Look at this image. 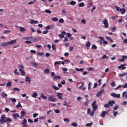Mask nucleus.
<instances>
[{"label": "nucleus", "mask_w": 127, "mask_h": 127, "mask_svg": "<svg viewBox=\"0 0 127 127\" xmlns=\"http://www.w3.org/2000/svg\"><path fill=\"white\" fill-rule=\"evenodd\" d=\"M115 8L116 9V11H120L121 12V14H125L126 12V9L125 8H120V7H118L117 6H115Z\"/></svg>", "instance_id": "f257e3e1"}, {"label": "nucleus", "mask_w": 127, "mask_h": 127, "mask_svg": "<svg viewBox=\"0 0 127 127\" xmlns=\"http://www.w3.org/2000/svg\"><path fill=\"white\" fill-rule=\"evenodd\" d=\"M48 101H50L51 102L54 103V102H56L57 101V99L53 97V95H51L48 97Z\"/></svg>", "instance_id": "f03ea898"}, {"label": "nucleus", "mask_w": 127, "mask_h": 127, "mask_svg": "<svg viewBox=\"0 0 127 127\" xmlns=\"http://www.w3.org/2000/svg\"><path fill=\"white\" fill-rule=\"evenodd\" d=\"M11 118H8L6 120L5 119H0V125H1L2 124H4L6 122H10L11 123Z\"/></svg>", "instance_id": "7ed1b4c3"}, {"label": "nucleus", "mask_w": 127, "mask_h": 127, "mask_svg": "<svg viewBox=\"0 0 127 127\" xmlns=\"http://www.w3.org/2000/svg\"><path fill=\"white\" fill-rule=\"evenodd\" d=\"M97 101H94L92 104V107L94 112H96V110L98 109V105H96Z\"/></svg>", "instance_id": "20e7f679"}, {"label": "nucleus", "mask_w": 127, "mask_h": 127, "mask_svg": "<svg viewBox=\"0 0 127 127\" xmlns=\"http://www.w3.org/2000/svg\"><path fill=\"white\" fill-rule=\"evenodd\" d=\"M111 96L113 98H117L118 99L121 98V95L120 94H117L115 93H112L111 94Z\"/></svg>", "instance_id": "39448f33"}, {"label": "nucleus", "mask_w": 127, "mask_h": 127, "mask_svg": "<svg viewBox=\"0 0 127 127\" xmlns=\"http://www.w3.org/2000/svg\"><path fill=\"white\" fill-rule=\"evenodd\" d=\"M103 24H104V28H109V23H108V20L105 19L103 21Z\"/></svg>", "instance_id": "423d86ee"}, {"label": "nucleus", "mask_w": 127, "mask_h": 127, "mask_svg": "<svg viewBox=\"0 0 127 127\" xmlns=\"http://www.w3.org/2000/svg\"><path fill=\"white\" fill-rule=\"evenodd\" d=\"M105 92V90L101 89L99 92H98V93L96 95V97H100L101 95L103 94V93Z\"/></svg>", "instance_id": "0eeeda50"}, {"label": "nucleus", "mask_w": 127, "mask_h": 127, "mask_svg": "<svg viewBox=\"0 0 127 127\" xmlns=\"http://www.w3.org/2000/svg\"><path fill=\"white\" fill-rule=\"evenodd\" d=\"M62 95H63V93L58 92L57 93L56 96L58 97V99H60V100H63V98H62Z\"/></svg>", "instance_id": "6e6552de"}, {"label": "nucleus", "mask_w": 127, "mask_h": 127, "mask_svg": "<svg viewBox=\"0 0 127 127\" xmlns=\"http://www.w3.org/2000/svg\"><path fill=\"white\" fill-rule=\"evenodd\" d=\"M66 35V32L63 31L61 34H59L58 36H59L60 38H64V35Z\"/></svg>", "instance_id": "1a4fd4ad"}, {"label": "nucleus", "mask_w": 127, "mask_h": 127, "mask_svg": "<svg viewBox=\"0 0 127 127\" xmlns=\"http://www.w3.org/2000/svg\"><path fill=\"white\" fill-rule=\"evenodd\" d=\"M19 71L20 73L21 76H25V71H24V70H23V69H19Z\"/></svg>", "instance_id": "9d476101"}, {"label": "nucleus", "mask_w": 127, "mask_h": 127, "mask_svg": "<svg viewBox=\"0 0 127 127\" xmlns=\"http://www.w3.org/2000/svg\"><path fill=\"white\" fill-rule=\"evenodd\" d=\"M118 68L119 69V70H125L126 67H125V64H122L120 66H118Z\"/></svg>", "instance_id": "9b49d317"}, {"label": "nucleus", "mask_w": 127, "mask_h": 127, "mask_svg": "<svg viewBox=\"0 0 127 127\" xmlns=\"http://www.w3.org/2000/svg\"><path fill=\"white\" fill-rule=\"evenodd\" d=\"M26 112H25V111L24 110H22L21 112V116L20 117V119H22V118H23V117H24V116H25V114Z\"/></svg>", "instance_id": "f8f14e48"}, {"label": "nucleus", "mask_w": 127, "mask_h": 127, "mask_svg": "<svg viewBox=\"0 0 127 127\" xmlns=\"http://www.w3.org/2000/svg\"><path fill=\"white\" fill-rule=\"evenodd\" d=\"M108 104L109 105V106H111V107H113L114 104H115V101H109Z\"/></svg>", "instance_id": "ddd939ff"}, {"label": "nucleus", "mask_w": 127, "mask_h": 127, "mask_svg": "<svg viewBox=\"0 0 127 127\" xmlns=\"http://www.w3.org/2000/svg\"><path fill=\"white\" fill-rule=\"evenodd\" d=\"M109 111H102V114L101 115L102 118H105V116H106V114H108Z\"/></svg>", "instance_id": "4468645a"}, {"label": "nucleus", "mask_w": 127, "mask_h": 127, "mask_svg": "<svg viewBox=\"0 0 127 127\" xmlns=\"http://www.w3.org/2000/svg\"><path fill=\"white\" fill-rule=\"evenodd\" d=\"M7 43L8 44H15V43H16V39L12 40L10 42H7Z\"/></svg>", "instance_id": "2eb2a0df"}, {"label": "nucleus", "mask_w": 127, "mask_h": 127, "mask_svg": "<svg viewBox=\"0 0 127 127\" xmlns=\"http://www.w3.org/2000/svg\"><path fill=\"white\" fill-rule=\"evenodd\" d=\"M127 73L126 72H124V73L122 74H119L118 75L119 78H122V77H125V76H127Z\"/></svg>", "instance_id": "dca6fc26"}, {"label": "nucleus", "mask_w": 127, "mask_h": 127, "mask_svg": "<svg viewBox=\"0 0 127 127\" xmlns=\"http://www.w3.org/2000/svg\"><path fill=\"white\" fill-rule=\"evenodd\" d=\"M1 96L4 99L7 97V94L4 92H2L1 93Z\"/></svg>", "instance_id": "f3484780"}, {"label": "nucleus", "mask_w": 127, "mask_h": 127, "mask_svg": "<svg viewBox=\"0 0 127 127\" xmlns=\"http://www.w3.org/2000/svg\"><path fill=\"white\" fill-rule=\"evenodd\" d=\"M41 97L43 100H46V99H47V97L44 96L43 93H41Z\"/></svg>", "instance_id": "a211bd4d"}, {"label": "nucleus", "mask_w": 127, "mask_h": 127, "mask_svg": "<svg viewBox=\"0 0 127 127\" xmlns=\"http://www.w3.org/2000/svg\"><path fill=\"white\" fill-rule=\"evenodd\" d=\"M33 37H25L23 38V39H25V40H30V39H32Z\"/></svg>", "instance_id": "6ab92c4d"}, {"label": "nucleus", "mask_w": 127, "mask_h": 127, "mask_svg": "<svg viewBox=\"0 0 127 127\" xmlns=\"http://www.w3.org/2000/svg\"><path fill=\"white\" fill-rule=\"evenodd\" d=\"M54 66L56 67L57 65H60V61H56L54 64Z\"/></svg>", "instance_id": "aec40b11"}, {"label": "nucleus", "mask_w": 127, "mask_h": 127, "mask_svg": "<svg viewBox=\"0 0 127 127\" xmlns=\"http://www.w3.org/2000/svg\"><path fill=\"white\" fill-rule=\"evenodd\" d=\"M105 38H106V39H107V40H110V41H111V43H113V39H112V38H111V37L106 36Z\"/></svg>", "instance_id": "412c9836"}, {"label": "nucleus", "mask_w": 127, "mask_h": 127, "mask_svg": "<svg viewBox=\"0 0 127 127\" xmlns=\"http://www.w3.org/2000/svg\"><path fill=\"white\" fill-rule=\"evenodd\" d=\"M54 80H61V77L59 76H55L54 77Z\"/></svg>", "instance_id": "4be33fe9"}, {"label": "nucleus", "mask_w": 127, "mask_h": 127, "mask_svg": "<svg viewBox=\"0 0 127 127\" xmlns=\"http://www.w3.org/2000/svg\"><path fill=\"white\" fill-rule=\"evenodd\" d=\"M6 87V88H9L10 87H11V82L10 81L8 82Z\"/></svg>", "instance_id": "5701e85b"}, {"label": "nucleus", "mask_w": 127, "mask_h": 127, "mask_svg": "<svg viewBox=\"0 0 127 127\" xmlns=\"http://www.w3.org/2000/svg\"><path fill=\"white\" fill-rule=\"evenodd\" d=\"M30 23L33 24L34 23H38V21H35L34 20H31L30 22Z\"/></svg>", "instance_id": "b1692460"}, {"label": "nucleus", "mask_w": 127, "mask_h": 127, "mask_svg": "<svg viewBox=\"0 0 127 127\" xmlns=\"http://www.w3.org/2000/svg\"><path fill=\"white\" fill-rule=\"evenodd\" d=\"M20 29V31H21V32H23V31H26V29L22 27H20L19 28Z\"/></svg>", "instance_id": "393cba45"}, {"label": "nucleus", "mask_w": 127, "mask_h": 127, "mask_svg": "<svg viewBox=\"0 0 127 127\" xmlns=\"http://www.w3.org/2000/svg\"><path fill=\"white\" fill-rule=\"evenodd\" d=\"M16 108L17 109H19V108H22V106L21 105L20 102H18V104L16 106Z\"/></svg>", "instance_id": "a878e982"}, {"label": "nucleus", "mask_w": 127, "mask_h": 127, "mask_svg": "<svg viewBox=\"0 0 127 127\" xmlns=\"http://www.w3.org/2000/svg\"><path fill=\"white\" fill-rule=\"evenodd\" d=\"M26 82H29V83H30V82H31V80H30V78H29V76L26 77Z\"/></svg>", "instance_id": "bb28decb"}, {"label": "nucleus", "mask_w": 127, "mask_h": 127, "mask_svg": "<svg viewBox=\"0 0 127 127\" xmlns=\"http://www.w3.org/2000/svg\"><path fill=\"white\" fill-rule=\"evenodd\" d=\"M75 70L77 72H83V71H84V68H80V69L75 68Z\"/></svg>", "instance_id": "cd10ccee"}, {"label": "nucleus", "mask_w": 127, "mask_h": 127, "mask_svg": "<svg viewBox=\"0 0 127 127\" xmlns=\"http://www.w3.org/2000/svg\"><path fill=\"white\" fill-rule=\"evenodd\" d=\"M8 44V43H7V42H3L1 44V45L3 47H4V46H7V45Z\"/></svg>", "instance_id": "c85d7f7f"}, {"label": "nucleus", "mask_w": 127, "mask_h": 127, "mask_svg": "<svg viewBox=\"0 0 127 127\" xmlns=\"http://www.w3.org/2000/svg\"><path fill=\"white\" fill-rule=\"evenodd\" d=\"M85 46L86 47H90L91 46V43L89 41L87 42Z\"/></svg>", "instance_id": "c756f323"}, {"label": "nucleus", "mask_w": 127, "mask_h": 127, "mask_svg": "<svg viewBox=\"0 0 127 127\" xmlns=\"http://www.w3.org/2000/svg\"><path fill=\"white\" fill-rule=\"evenodd\" d=\"M33 41L34 42H37V41H39V40L38 39V38L35 37L33 39Z\"/></svg>", "instance_id": "7c9ffc66"}, {"label": "nucleus", "mask_w": 127, "mask_h": 127, "mask_svg": "<svg viewBox=\"0 0 127 127\" xmlns=\"http://www.w3.org/2000/svg\"><path fill=\"white\" fill-rule=\"evenodd\" d=\"M78 6L79 7H83L85 6V4L84 3V2L80 3L79 4Z\"/></svg>", "instance_id": "2f4dec72"}, {"label": "nucleus", "mask_w": 127, "mask_h": 127, "mask_svg": "<svg viewBox=\"0 0 127 127\" xmlns=\"http://www.w3.org/2000/svg\"><path fill=\"white\" fill-rule=\"evenodd\" d=\"M14 73L15 75H16V76L19 75V72H18V71H17V69H16L14 71Z\"/></svg>", "instance_id": "473e14b6"}, {"label": "nucleus", "mask_w": 127, "mask_h": 127, "mask_svg": "<svg viewBox=\"0 0 127 127\" xmlns=\"http://www.w3.org/2000/svg\"><path fill=\"white\" fill-rule=\"evenodd\" d=\"M33 98H36L37 97V93L36 92H34L32 95Z\"/></svg>", "instance_id": "72a5a7b5"}, {"label": "nucleus", "mask_w": 127, "mask_h": 127, "mask_svg": "<svg viewBox=\"0 0 127 127\" xmlns=\"http://www.w3.org/2000/svg\"><path fill=\"white\" fill-rule=\"evenodd\" d=\"M76 2L74 1H71L70 3V5H76Z\"/></svg>", "instance_id": "f704fd0d"}, {"label": "nucleus", "mask_w": 127, "mask_h": 127, "mask_svg": "<svg viewBox=\"0 0 127 127\" xmlns=\"http://www.w3.org/2000/svg\"><path fill=\"white\" fill-rule=\"evenodd\" d=\"M113 113L114 117H117V115H118V111H113Z\"/></svg>", "instance_id": "c9c22d12"}, {"label": "nucleus", "mask_w": 127, "mask_h": 127, "mask_svg": "<svg viewBox=\"0 0 127 127\" xmlns=\"http://www.w3.org/2000/svg\"><path fill=\"white\" fill-rule=\"evenodd\" d=\"M44 73L45 74H49V69H46L44 72Z\"/></svg>", "instance_id": "e433bc0d"}, {"label": "nucleus", "mask_w": 127, "mask_h": 127, "mask_svg": "<svg viewBox=\"0 0 127 127\" xmlns=\"http://www.w3.org/2000/svg\"><path fill=\"white\" fill-rule=\"evenodd\" d=\"M90 117H93L94 115H95V111H92L89 114Z\"/></svg>", "instance_id": "4c0bfd02"}, {"label": "nucleus", "mask_w": 127, "mask_h": 127, "mask_svg": "<svg viewBox=\"0 0 127 127\" xmlns=\"http://www.w3.org/2000/svg\"><path fill=\"white\" fill-rule=\"evenodd\" d=\"M52 21H58V18L57 17H54L52 19Z\"/></svg>", "instance_id": "58836bf2"}, {"label": "nucleus", "mask_w": 127, "mask_h": 127, "mask_svg": "<svg viewBox=\"0 0 127 127\" xmlns=\"http://www.w3.org/2000/svg\"><path fill=\"white\" fill-rule=\"evenodd\" d=\"M59 22L60 23H64V19H63L62 18L60 19L59 20Z\"/></svg>", "instance_id": "ea45409f"}, {"label": "nucleus", "mask_w": 127, "mask_h": 127, "mask_svg": "<svg viewBox=\"0 0 127 127\" xmlns=\"http://www.w3.org/2000/svg\"><path fill=\"white\" fill-rule=\"evenodd\" d=\"M93 125V122H91L90 123H87L85 126L86 127H90V126H92Z\"/></svg>", "instance_id": "a19ab883"}, {"label": "nucleus", "mask_w": 127, "mask_h": 127, "mask_svg": "<svg viewBox=\"0 0 127 127\" xmlns=\"http://www.w3.org/2000/svg\"><path fill=\"white\" fill-rule=\"evenodd\" d=\"M52 49L53 50H56V46L54 44L52 45Z\"/></svg>", "instance_id": "79ce46f5"}, {"label": "nucleus", "mask_w": 127, "mask_h": 127, "mask_svg": "<svg viewBox=\"0 0 127 127\" xmlns=\"http://www.w3.org/2000/svg\"><path fill=\"white\" fill-rule=\"evenodd\" d=\"M45 12H46V13H49V14H50V13H51V11H50V10L46 9L45 10Z\"/></svg>", "instance_id": "37998d69"}, {"label": "nucleus", "mask_w": 127, "mask_h": 127, "mask_svg": "<svg viewBox=\"0 0 127 127\" xmlns=\"http://www.w3.org/2000/svg\"><path fill=\"white\" fill-rule=\"evenodd\" d=\"M31 64H32V65H33L35 67H36V66H37V64L36 63L34 62H32Z\"/></svg>", "instance_id": "c03bdc74"}, {"label": "nucleus", "mask_w": 127, "mask_h": 127, "mask_svg": "<svg viewBox=\"0 0 127 127\" xmlns=\"http://www.w3.org/2000/svg\"><path fill=\"white\" fill-rule=\"evenodd\" d=\"M12 117L15 119V120H16L17 119L16 113H14L12 115Z\"/></svg>", "instance_id": "a18cd8bd"}, {"label": "nucleus", "mask_w": 127, "mask_h": 127, "mask_svg": "<svg viewBox=\"0 0 127 127\" xmlns=\"http://www.w3.org/2000/svg\"><path fill=\"white\" fill-rule=\"evenodd\" d=\"M111 85L112 86V87H116V83L115 82V81L111 82Z\"/></svg>", "instance_id": "49530a36"}, {"label": "nucleus", "mask_w": 127, "mask_h": 127, "mask_svg": "<svg viewBox=\"0 0 127 127\" xmlns=\"http://www.w3.org/2000/svg\"><path fill=\"white\" fill-rule=\"evenodd\" d=\"M10 100L12 101V103L16 102V99L15 98H10Z\"/></svg>", "instance_id": "de8ad7c7"}, {"label": "nucleus", "mask_w": 127, "mask_h": 127, "mask_svg": "<svg viewBox=\"0 0 127 127\" xmlns=\"http://www.w3.org/2000/svg\"><path fill=\"white\" fill-rule=\"evenodd\" d=\"M106 58H108V56L106 55H104L102 57L101 59H106Z\"/></svg>", "instance_id": "09e8293b"}, {"label": "nucleus", "mask_w": 127, "mask_h": 127, "mask_svg": "<svg viewBox=\"0 0 127 127\" xmlns=\"http://www.w3.org/2000/svg\"><path fill=\"white\" fill-rule=\"evenodd\" d=\"M67 37H68V38H70L72 37V34L70 33H68L67 34Z\"/></svg>", "instance_id": "8fccbe9b"}, {"label": "nucleus", "mask_w": 127, "mask_h": 127, "mask_svg": "<svg viewBox=\"0 0 127 127\" xmlns=\"http://www.w3.org/2000/svg\"><path fill=\"white\" fill-rule=\"evenodd\" d=\"M13 90V91H17V92L20 91V89H19V88H14Z\"/></svg>", "instance_id": "3c124183"}, {"label": "nucleus", "mask_w": 127, "mask_h": 127, "mask_svg": "<svg viewBox=\"0 0 127 127\" xmlns=\"http://www.w3.org/2000/svg\"><path fill=\"white\" fill-rule=\"evenodd\" d=\"M26 123H27V120H26V119L24 118V121L22 122V124H26Z\"/></svg>", "instance_id": "603ef678"}, {"label": "nucleus", "mask_w": 127, "mask_h": 127, "mask_svg": "<svg viewBox=\"0 0 127 127\" xmlns=\"http://www.w3.org/2000/svg\"><path fill=\"white\" fill-rule=\"evenodd\" d=\"M98 82L99 83L98 85L101 86L102 85V79L98 80Z\"/></svg>", "instance_id": "864d4df0"}, {"label": "nucleus", "mask_w": 127, "mask_h": 127, "mask_svg": "<svg viewBox=\"0 0 127 127\" xmlns=\"http://www.w3.org/2000/svg\"><path fill=\"white\" fill-rule=\"evenodd\" d=\"M11 31L10 30H5L4 34H6V33H10Z\"/></svg>", "instance_id": "5fc2aeb1"}, {"label": "nucleus", "mask_w": 127, "mask_h": 127, "mask_svg": "<svg viewBox=\"0 0 127 127\" xmlns=\"http://www.w3.org/2000/svg\"><path fill=\"white\" fill-rule=\"evenodd\" d=\"M120 88H122V85H119L118 86H117L116 88L114 89V90H119Z\"/></svg>", "instance_id": "6e6d98bb"}, {"label": "nucleus", "mask_w": 127, "mask_h": 127, "mask_svg": "<svg viewBox=\"0 0 127 127\" xmlns=\"http://www.w3.org/2000/svg\"><path fill=\"white\" fill-rule=\"evenodd\" d=\"M72 126H73V127H77L78 126V124L76 123H72L71 124Z\"/></svg>", "instance_id": "4d7b16f0"}, {"label": "nucleus", "mask_w": 127, "mask_h": 127, "mask_svg": "<svg viewBox=\"0 0 127 127\" xmlns=\"http://www.w3.org/2000/svg\"><path fill=\"white\" fill-rule=\"evenodd\" d=\"M62 71L64 72H67L68 71V68H62Z\"/></svg>", "instance_id": "13d9d810"}, {"label": "nucleus", "mask_w": 127, "mask_h": 127, "mask_svg": "<svg viewBox=\"0 0 127 127\" xmlns=\"http://www.w3.org/2000/svg\"><path fill=\"white\" fill-rule=\"evenodd\" d=\"M53 88L54 90H56V91H58V90H59V88L57 86H53Z\"/></svg>", "instance_id": "bf43d9fd"}, {"label": "nucleus", "mask_w": 127, "mask_h": 127, "mask_svg": "<svg viewBox=\"0 0 127 127\" xmlns=\"http://www.w3.org/2000/svg\"><path fill=\"white\" fill-rule=\"evenodd\" d=\"M92 49H97V47L95 45H92Z\"/></svg>", "instance_id": "052dcab7"}, {"label": "nucleus", "mask_w": 127, "mask_h": 127, "mask_svg": "<svg viewBox=\"0 0 127 127\" xmlns=\"http://www.w3.org/2000/svg\"><path fill=\"white\" fill-rule=\"evenodd\" d=\"M64 122H67V123H69V122H70V120H69V119L68 118H64Z\"/></svg>", "instance_id": "680f3d73"}, {"label": "nucleus", "mask_w": 127, "mask_h": 127, "mask_svg": "<svg viewBox=\"0 0 127 127\" xmlns=\"http://www.w3.org/2000/svg\"><path fill=\"white\" fill-rule=\"evenodd\" d=\"M81 23L83 24H86V20L83 19L82 20H81Z\"/></svg>", "instance_id": "e2e57ef3"}, {"label": "nucleus", "mask_w": 127, "mask_h": 127, "mask_svg": "<svg viewBox=\"0 0 127 127\" xmlns=\"http://www.w3.org/2000/svg\"><path fill=\"white\" fill-rule=\"evenodd\" d=\"M111 30L113 31V32H115V31H116V27H113L112 28Z\"/></svg>", "instance_id": "0e129e2a"}, {"label": "nucleus", "mask_w": 127, "mask_h": 127, "mask_svg": "<svg viewBox=\"0 0 127 127\" xmlns=\"http://www.w3.org/2000/svg\"><path fill=\"white\" fill-rule=\"evenodd\" d=\"M38 55H40V56H42V55H43V52H39V53H37Z\"/></svg>", "instance_id": "69168bd1"}, {"label": "nucleus", "mask_w": 127, "mask_h": 127, "mask_svg": "<svg viewBox=\"0 0 127 127\" xmlns=\"http://www.w3.org/2000/svg\"><path fill=\"white\" fill-rule=\"evenodd\" d=\"M62 13H63L64 14H65V13H66V10L65 9H64L62 10Z\"/></svg>", "instance_id": "338daca9"}, {"label": "nucleus", "mask_w": 127, "mask_h": 127, "mask_svg": "<svg viewBox=\"0 0 127 127\" xmlns=\"http://www.w3.org/2000/svg\"><path fill=\"white\" fill-rule=\"evenodd\" d=\"M127 87V83H125L124 85L123 86V89H126Z\"/></svg>", "instance_id": "774afa93"}]
</instances>
